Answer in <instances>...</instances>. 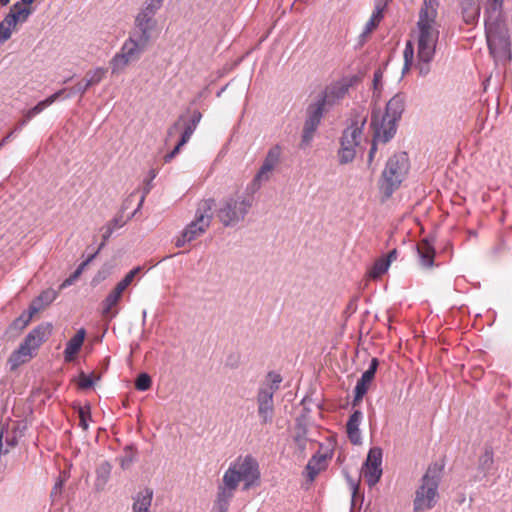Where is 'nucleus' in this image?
Returning <instances> with one entry per match:
<instances>
[{
	"label": "nucleus",
	"instance_id": "1",
	"mask_svg": "<svg viewBox=\"0 0 512 512\" xmlns=\"http://www.w3.org/2000/svg\"><path fill=\"white\" fill-rule=\"evenodd\" d=\"M439 0H423L419 10L418 21L413 32L416 43L415 67L420 76L430 72V63L434 59L440 35L438 22Z\"/></svg>",
	"mask_w": 512,
	"mask_h": 512
},
{
	"label": "nucleus",
	"instance_id": "2",
	"mask_svg": "<svg viewBox=\"0 0 512 512\" xmlns=\"http://www.w3.org/2000/svg\"><path fill=\"white\" fill-rule=\"evenodd\" d=\"M504 0H493L485 13V32L491 55L496 61L511 59L508 29L502 19Z\"/></svg>",
	"mask_w": 512,
	"mask_h": 512
},
{
	"label": "nucleus",
	"instance_id": "3",
	"mask_svg": "<svg viewBox=\"0 0 512 512\" xmlns=\"http://www.w3.org/2000/svg\"><path fill=\"white\" fill-rule=\"evenodd\" d=\"M405 108V96L401 93L394 95L386 104L385 112L373 111L371 126L375 130V138L388 142L396 133L397 122Z\"/></svg>",
	"mask_w": 512,
	"mask_h": 512
},
{
	"label": "nucleus",
	"instance_id": "4",
	"mask_svg": "<svg viewBox=\"0 0 512 512\" xmlns=\"http://www.w3.org/2000/svg\"><path fill=\"white\" fill-rule=\"evenodd\" d=\"M440 481L441 468L437 464L430 465L414 492L413 512H427L436 507L440 500Z\"/></svg>",
	"mask_w": 512,
	"mask_h": 512
},
{
	"label": "nucleus",
	"instance_id": "5",
	"mask_svg": "<svg viewBox=\"0 0 512 512\" xmlns=\"http://www.w3.org/2000/svg\"><path fill=\"white\" fill-rule=\"evenodd\" d=\"M223 477L237 487L243 482L242 489L248 491L260 483L259 463L252 455H240L229 464Z\"/></svg>",
	"mask_w": 512,
	"mask_h": 512
},
{
	"label": "nucleus",
	"instance_id": "6",
	"mask_svg": "<svg viewBox=\"0 0 512 512\" xmlns=\"http://www.w3.org/2000/svg\"><path fill=\"white\" fill-rule=\"evenodd\" d=\"M252 205V197L236 193L224 197L219 202L216 215L223 226L234 227L245 220Z\"/></svg>",
	"mask_w": 512,
	"mask_h": 512
},
{
	"label": "nucleus",
	"instance_id": "7",
	"mask_svg": "<svg viewBox=\"0 0 512 512\" xmlns=\"http://www.w3.org/2000/svg\"><path fill=\"white\" fill-rule=\"evenodd\" d=\"M409 167V159L404 152L394 154L388 159L379 182L380 190L386 199L400 187L408 174Z\"/></svg>",
	"mask_w": 512,
	"mask_h": 512
},
{
	"label": "nucleus",
	"instance_id": "8",
	"mask_svg": "<svg viewBox=\"0 0 512 512\" xmlns=\"http://www.w3.org/2000/svg\"><path fill=\"white\" fill-rule=\"evenodd\" d=\"M52 324L42 323L32 329L25 337L24 341L19 345L10 358L9 363L12 369L19 367L34 356V352L41 346L43 342L51 335Z\"/></svg>",
	"mask_w": 512,
	"mask_h": 512
},
{
	"label": "nucleus",
	"instance_id": "9",
	"mask_svg": "<svg viewBox=\"0 0 512 512\" xmlns=\"http://www.w3.org/2000/svg\"><path fill=\"white\" fill-rule=\"evenodd\" d=\"M52 324L42 323L32 329L25 337L24 341L19 345L10 358L9 363L12 369L19 367L34 356V352L41 346L43 342L51 335Z\"/></svg>",
	"mask_w": 512,
	"mask_h": 512
},
{
	"label": "nucleus",
	"instance_id": "10",
	"mask_svg": "<svg viewBox=\"0 0 512 512\" xmlns=\"http://www.w3.org/2000/svg\"><path fill=\"white\" fill-rule=\"evenodd\" d=\"M214 207L215 201L213 199H205L198 204L195 219L176 238V247H183L206 232L212 221V210Z\"/></svg>",
	"mask_w": 512,
	"mask_h": 512
},
{
	"label": "nucleus",
	"instance_id": "11",
	"mask_svg": "<svg viewBox=\"0 0 512 512\" xmlns=\"http://www.w3.org/2000/svg\"><path fill=\"white\" fill-rule=\"evenodd\" d=\"M269 383L262 385L257 393V412L261 424H271L274 416V401L273 397L280 387L282 377L280 374L270 372L267 375Z\"/></svg>",
	"mask_w": 512,
	"mask_h": 512
},
{
	"label": "nucleus",
	"instance_id": "12",
	"mask_svg": "<svg viewBox=\"0 0 512 512\" xmlns=\"http://www.w3.org/2000/svg\"><path fill=\"white\" fill-rule=\"evenodd\" d=\"M365 123L366 117L364 116L357 115L350 119V124L343 131L341 137V149L338 153L339 162L341 164H347L355 158V149L360 144Z\"/></svg>",
	"mask_w": 512,
	"mask_h": 512
},
{
	"label": "nucleus",
	"instance_id": "13",
	"mask_svg": "<svg viewBox=\"0 0 512 512\" xmlns=\"http://www.w3.org/2000/svg\"><path fill=\"white\" fill-rule=\"evenodd\" d=\"M327 107L328 105L319 96L308 106L307 118L302 132L301 148H306L310 145Z\"/></svg>",
	"mask_w": 512,
	"mask_h": 512
},
{
	"label": "nucleus",
	"instance_id": "14",
	"mask_svg": "<svg viewBox=\"0 0 512 512\" xmlns=\"http://www.w3.org/2000/svg\"><path fill=\"white\" fill-rule=\"evenodd\" d=\"M144 52L137 44L132 40L126 39L120 48L110 61V67L112 74H118L124 71V69L132 62H136L140 59Z\"/></svg>",
	"mask_w": 512,
	"mask_h": 512
},
{
	"label": "nucleus",
	"instance_id": "15",
	"mask_svg": "<svg viewBox=\"0 0 512 512\" xmlns=\"http://www.w3.org/2000/svg\"><path fill=\"white\" fill-rule=\"evenodd\" d=\"M352 84V78L343 77L326 86L321 94H319V97L328 105V108H330L339 103L346 96Z\"/></svg>",
	"mask_w": 512,
	"mask_h": 512
},
{
	"label": "nucleus",
	"instance_id": "16",
	"mask_svg": "<svg viewBox=\"0 0 512 512\" xmlns=\"http://www.w3.org/2000/svg\"><path fill=\"white\" fill-rule=\"evenodd\" d=\"M237 488L233 483L222 477V482L217 487L212 512H228Z\"/></svg>",
	"mask_w": 512,
	"mask_h": 512
},
{
	"label": "nucleus",
	"instance_id": "17",
	"mask_svg": "<svg viewBox=\"0 0 512 512\" xmlns=\"http://www.w3.org/2000/svg\"><path fill=\"white\" fill-rule=\"evenodd\" d=\"M280 156L281 148L279 146L269 149L263 164L253 179L255 185L259 187L263 182H267L270 179L272 171L280 161Z\"/></svg>",
	"mask_w": 512,
	"mask_h": 512
},
{
	"label": "nucleus",
	"instance_id": "18",
	"mask_svg": "<svg viewBox=\"0 0 512 512\" xmlns=\"http://www.w3.org/2000/svg\"><path fill=\"white\" fill-rule=\"evenodd\" d=\"M202 118V114L198 110H194L190 117H188L185 114H181L177 120L168 128L167 130V136H166V142H169L172 140L176 135H180V138L182 137V134L184 133L186 126L192 123L193 120L197 119V122L195 123V129L197 128L198 124L200 123Z\"/></svg>",
	"mask_w": 512,
	"mask_h": 512
},
{
	"label": "nucleus",
	"instance_id": "19",
	"mask_svg": "<svg viewBox=\"0 0 512 512\" xmlns=\"http://www.w3.org/2000/svg\"><path fill=\"white\" fill-rule=\"evenodd\" d=\"M378 367L377 358H372L368 369L362 374L361 378L357 381L354 392L355 397L353 400V404L355 405L357 402L361 401L364 395L367 393L370 383L372 382L376 370Z\"/></svg>",
	"mask_w": 512,
	"mask_h": 512
},
{
	"label": "nucleus",
	"instance_id": "20",
	"mask_svg": "<svg viewBox=\"0 0 512 512\" xmlns=\"http://www.w3.org/2000/svg\"><path fill=\"white\" fill-rule=\"evenodd\" d=\"M164 0H146L142 9L136 16L135 22L151 27H156L157 22L154 19L156 12L162 7Z\"/></svg>",
	"mask_w": 512,
	"mask_h": 512
},
{
	"label": "nucleus",
	"instance_id": "21",
	"mask_svg": "<svg viewBox=\"0 0 512 512\" xmlns=\"http://www.w3.org/2000/svg\"><path fill=\"white\" fill-rule=\"evenodd\" d=\"M154 29V27L148 25L142 26L140 23L135 22V28L127 39L132 40L135 44H137V46L145 51L151 42L152 31Z\"/></svg>",
	"mask_w": 512,
	"mask_h": 512
},
{
	"label": "nucleus",
	"instance_id": "22",
	"mask_svg": "<svg viewBox=\"0 0 512 512\" xmlns=\"http://www.w3.org/2000/svg\"><path fill=\"white\" fill-rule=\"evenodd\" d=\"M363 420V413L360 410H355L349 417L346 424L347 437L354 445L362 443V436L360 431V424Z\"/></svg>",
	"mask_w": 512,
	"mask_h": 512
},
{
	"label": "nucleus",
	"instance_id": "23",
	"mask_svg": "<svg viewBox=\"0 0 512 512\" xmlns=\"http://www.w3.org/2000/svg\"><path fill=\"white\" fill-rule=\"evenodd\" d=\"M31 13L32 9L30 7L16 2L10 7L9 13L5 16L6 23L15 28L18 23L26 22Z\"/></svg>",
	"mask_w": 512,
	"mask_h": 512
},
{
	"label": "nucleus",
	"instance_id": "24",
	"mask_svg": "<svg viewBox=\"0 0 512 512\" xmlns=\"http://www.w3.org/2000/svg\"><path fill=\"white\" fill-rule=\"evenodd\" d=\"M86 336V331L84 328H80L77 333L67 342L65 350H64V360L66 362H71L74 360L76 354L81 349L84 339Z\"/></svg>",
	"mask_w": 512,
	"mask_h": 512
},
{
	"label": "nucleus",
	"instance_id": "25",
	"mask_svg": "<svg viewBox=\"0 0 512 512\" xmlns=\"http://www.w3.org/2000/svg\"><path fill=\"white\" fill-rule=\"evenodd\" d=\"M463 20L466 24L475 23L480 16L479 0H460Z\"/></svg>",
	"mask_w": 512,
	"mask_h": 512
},
{
	"label": "nucleus",
	"instance_id": "26",
	"mask_svg": "<svg viewBox=\"0 0 512 512\" xmlns=\"http://www.w3.org/2000/svg\"><path fill=\"white\" fill-rule=\"evenodd\" d=\"M65 91V88L60 89L46 99L39 101L34 107L24 111L23 113L26 115V118L32 120L35 116L42 113L47 107L61 98Z\"/></svg>",
	"mask_w": 512,
	"mask_h": 512
},
{
	"label": "nucleus",
	"instance_id": "27",
	"mask_svg": "<svg viewBox=\"0 0 512 512\" xmlns=\"http://www.w3.org/2000/svg\"><path fill=\"white\" fill-rule=\"evenodd\" d=\"M153 499V491L146 488L137 493L133 499L132 512H151L150 507Z\"/></svg>",
	"mask_w": 512,
	"mask_h": 512
},
{
	"label": "nucleus",
	"instance_id": "28",
	"mask_svg": "<svg viewBox=\"0 0 512 512\" xmlns=\"http://www.w3.org/2000/svg\"><path fill=\"white\" fill-rule=\"evenodd\" d=\"M122 297V293L118 292L117 290L113 289L103 300L102 302V316L107 319L114 318L118 311L114 310V308L119 303L120 299Z\"/></svg>",
	"mask_w": 512,
	"mask_h": 512
},
{
	"label": "nucleus",
	"instance_id": "29",
	"mask_svg": "<svg viewBox=\"0 0 512 512\" xmlns=\"http://www.w3.org/2000/svg\"><path fill=\"white\" fill-rule=\"evenodd\" d=\"M422 266L430 268L434 264L435 249L428 239H423L417 246Z\"/></svg>",
	"mask_w": 512,
	"mask_h": 512
},
{
	"label": "nucleus",
	"instance_id": "30",
	"mask_svg": "<svg viewBox=\"0 0 512 512\" xmlns=\"http://www.w3.org/2000/svg\"><path fill=\"white\" fill-rule=\"evenodd\" d=\"M58 296V292L52 288H48L41 292V294L32 301L30 307L32 313H37L49 304H51Z\"/></svg>",
	"mask_w": 512,
	"mask_h": 512
},
{
	"label": "nucleus",
	"instance_id": "31",
	"mask_svg": "<svg viewBox=\"0 0 512 512\" xmlns=\"http://www.w3.org/2000/svg\"><path fill=\"white\" fill-rule=\"evenodd\" d=\"M112 466L108 462H102L96 469L95 488L102 491L109 481Z\"/></svg>",
	"mask_w": 512,
	"mask_h": 512
},
{
	"label": "nucleus",
	"instance_id": "32",
	"mask_svg": "<svg viewBox=\"0 0 512 512\" xmlns=\"http://www.w3.org/2000/svg\"><path fill=\"white\" fill-rule=\"evenodd\" d=\"M325 458L323 456H313L306 466L307 477L313 481L315 477L324 469Z\"/></svg>",
	"mask_w": 512,
	"mask_h": 512
},
{
	"label": "nucleus",
	"instance_id": "33",
	"mask_svg": "<svg viewBox=\"0 0 512 512\" xmlns=\"http://www.w3.org/2000/svg\"><path fill=\"white\" fill-rule=\"evenodd\" d=\"M362 474L367 484L372 487L377 484L382 476L381 467L366 466L362 468Z\"/></svg>",
	"mask_w": 512,
	"mask_h": 512
},
{
	"label": "nucleus",
	"instance_id": "34",
	"mask_svg": "<svg viewBox=\"0 0 512 512\" xmlns=\"http://www.w3.org/2000/svg\"><path fill=\"white\" fill-rule=\"evenodd\" d=\"M494 457L493 452L490 449H486L484 453L479 457L478 470L483 473L484 476L490 473L493 468Z\"/></svg>",
	"mask_w": 512,
	"mask_h": 512
},
{
	"label": "nucleus",
	"instance_id": "35",
	"mask_svg": "<svg viewBox=\"0 0 512 512\" xmlns=\"http://www.w3.org/2000/svg\"><path fill=\"white\" fill-rule=\"evenodd\" d=\"M390 1L391 0H374V9L369 20L378 26L384 17V11Z\"/></svg>",
	"mask_w": 512,
	"mask_h": 512
},
{
	"label": "nucleus",
	"instance_id": "36",
	"mask_svg": "<svg viewBox=\"0 0 512 512\" xmlns=\"http://www.w3.org/2000/svg\"><path fill=\"white\" fill-rule=\"evenodd\" d=\"M390 1L391 0H374V9L369 20L378 26L384 17V11Z\"/></svg>",
	"mask_w": 512,
	"mask_h": 512
},
{
	"label": "nucleus",
	"instance_id": "37",
	"mask_svg": "<svg viewBox=\"0 0 512 512\" xmlns=\"http://www.w3.org/2000/svg\"><path fill=\"white\" fill-rule=\"evenodd\" d=\"M196 120H193L192 123L186 126V129L184 133L182 134V137L179 139L177 144L175 145L174 149L171 151L175 156L180 152L181 148L190 140L191 136L195 132V123Z\"/></svg>",
	"mask_w": 512,
	"mask_h": 512
},
{
	"label": "nucleus",
	"instance_id": "38",
	"mask_svg": "<svg viewBox=\"0 0 512 512\" xmlns=\"http://www.w3.org/2000/svg\"><path fill=\"white\" fill-rule=\"evenodd\" d=\"M106 69L102 67H97L89 72H87L85 81L89 87L93 85L99 84L105 77Z\"/></svg>",
	"mask_w": 512,
	"mask_h": 512
},
{
	"label": "nucleus",
	"instance_id": "39",
	"mask_svg": "<svg viewBox=\"0 0 512 512\" xmlns=\"http://www.w3.org/2000/svg\"><path fill=\"white\" fill-rule=\"evenodd\" d=\"M382 463V450L378 447H373L369 450L367 459L365 461L366 466L381 467Z\"/></svg>",
	"mask_w": 512,
	"mask_h": 512
},
{
	"label": "nucleus",
	"instance_id": "40",
	"mask_svg": "<svg viewBox=\"0 0 512 512\" xmlns=\"http://www.w3.org/2000/svg\"><path fill=\"white\" fill-rule=\"evenodd\" d=\"M141 271V267H135L131 271H129L125 277L117 283L115 286V290H117L120 293H123L124 290L132 283L135 276Z\"/></svg>",
	"mask_w": 512,
	"mask_h": 512
},
{
	"label": "nucleus",
	"instance_id": "41",
	"mask_svg": "<svg viewBox=\"0 0 512 512\" xmlns=\"http://www.w3.org/2000/svg\"><path fill=\"white\" fill-rule=\"evenodd\" d=\"M389 266V260H385L384 258L376 260L370 271V276L373 278L380 277L388 270Z\"/></svg>",
	"mask_w": 512,
	"mask_h": 512
},
{
	"label": "nucleus",
	"instance_id": "42",
	"mask_svg": "<svg viewBox=\"0 0 512 512\" xmlns=\"http://www.w3.org/2000/svg\"><path fill=\"white\" fill-rule=\"evenodd\" d=\"M158 172L156 169H150L147 178L144 180L145 187L143 188V194L139 201L138 208H140L145 200V197L149 194L152 189V181L156 178Z\"/></svg>",
	"mask_w": 512,
	"mask_h": 512
},
{
	"label": "nucleus",
	"instance_id": "43",
	"mask_svg": "<svg viewBox=\"0 0 512 512\" xmlns=\"http://www.w3.org/2000/svg\"><path fill=\"white\" fill-rule=\"evenodd\" d=\"M34 314L35 313H32V308L29 307L28 312L22 313L18 318H16L13 321L12 327L19 329V330H23L29 324V322L31 321L32 316Z\"/></svg>",
	"mask_w": 512,
	"mask_h": 512
},
{
	"label": "nucleus",
	"instance_id": "44",
	"mask_svg": "<svg viewBox=\"0 0 512 512\" xmlns=\"http://www.w3.org/2000/svg\"><path fill=\"white\" fill-rule=\"evenodd\" d=\"M403 56H404L403 72H405L406 70L410 69V67L413 65V61H414V48L410 41H408L406 44Z\"/></svg>",
	"mask_w": 512,
	"mask_h": 512
},
{
	"label": "nucleus",
	"instance_id": "45",
	"mask_svg": "<svg viewBox=\"0 0 512 512\" xmlns=\"http://www.w3.org/2000/svg\"><path fill=\"white\" fill-rule=\"evenodd\" d=\"M151 384V377L147 373H141L135 381V388L139 391H146L151 387Z\"/></svg>",
	"mask_w": 512,
	"mask_h": 512
},
{
	"label": "nucleus",
	"instance_id": "46",
	"mask_svg": "<svg viewBox=\"0 0 512 512\" xmlns=\"http://www.w3.org/2000/svg\"><path fill=\"white\" fill-rule=\"evenodd\" d=\"M94 258V255H92L90 258H88L85 262H83L77 269L76 271L73 273V275H71L69 278H67L66 280H64V282L61 284V288H64V287H67L69 285H71L73 283V281L75 279H77L79 277V275L81 274L83 268Z\"/></svg>",
	"mask_w": 512,
	"mask_h": 512
},
{
	"label": "nucleus",
	"instance_id": "47",
	"mask_svg": "<svg viewBox=\"0 0 512 512\" xmlns=\"http://www.w3.org/2000/svg\"><path fill=\"white\" fill-rule=\"evenodd\" d=\"M14 28L12 26L7 25L6 19L0 23V45L7 41L12 34V30Z\"/></svg>",
	"mask_w": 512,
	"mask_h": 512
},
{
	"label": "nucleus",
	"instance_id": "48",
	"mask_svg": "<svg viewBox=\"0 0 512 512\" xmlns=\"http://www.w3.org/2000/svg\"><path fill=\"white\" fill-rule=\"evenodd\" d=\"M93 384H94V380H93L92 375H87L83 372L79 375V379H78L79 388L88 389V388H91L93 386Z\"/></svg>",
	"mask_w": 512,
	"mask_h": 512
},
{
	"label": "nucleus",
	"instance_id": "49",
	"mask_svg": "<svg viewBox=\"0 0 512 512\" xmlns=\"http://www.w3.org/2000/svg\"><path fill=\"white\" fill-rule=\"evenodd\" d=\"M378 26L373 23L372 21L368 20L367 23L364 26L363 32L359 36V42L360 44H363L367 37L372 33L374 29H376Z\"/></svg>",
	"mask_w": 512,
	"mask_h": 512
},
{
	"label": "nucleus",
	"instance_id": "50",
	"mask_svg": "<svg viewBox=\"0 0 512 512\" xmlns=\"http://www.w3.org/2000/svg\"><path fill=\"white\" fill-rule=\"evenodd\" d=\"M88 88H89V86L86 83V81L82 80V81L78 82L73 88L70 89V93L66 96V98H68L74 94H77V93L83 95L88 90Z\"/></svg>",
	"mask_w": 512,
	"mask_h": 512
},
{
	"label": "nucleus",
	"instance_id": "51",
	"mask_svg": "<svg viewBox=\"0 0 512 512\" xmlns=\"http://www.w3.org/2000/svg\"><path fill=\"white\" fill-rule=\"evenodd\" d=\"M78 413L80 418V426L86 430L88 428L87 418L90 417V408L88 406L80 407Z\"/></svg>",
	"mask_w": 512,
	"mask_h": 512
},
{
	"label": "nucleus",
	"instance_id": "52",
	"mask_svg": "<svg viewBox=\"0 0 512 512\" xmlns=\"http://www.w3.org/2000/svg\"><path fill=\"white\" fill-rule=\"evenodd\" d=\"M384 71L382 68H378L373 74V88L374 90H380L382 87Z\"/></svg>",
	"mask_w": 512,
	"mask_h": 512
},
{
	"label": "nucleus",
	"instance_id": "53",
	"mask_svg": "<svg viewBox=\"0 0 512 512\" xmlns=\"http://www.w3.org/2000/svg\"><path fill=\"white\" fill-rule=\"evenodd\" d=\"M108 224H111L113 227V230L117 228H121L126 224V221L123 219V216H116L114 217Z\"/></svg>",
	"mask_w": 512,
	"mask_h": 512
},
{
	"label": "nucleus",
	"instance_id": "54",
	"mask_svg": "<svg viewBox=\"0 0 512 512\" xmlns=\"http://www.w3.org/2000/svg\"><path fill=\"white\" fill-rule=\"evenodd\" d=\"M113 227L111 224H107L105 227H104V233L102 235L103 237V242L101 244V246L104 245L105 241H107L109 239V237L112 235L113 233Z\"/></svg>",
	"mask_w": 512,
	"mask_h": 512
},
{
	"label": "nucleus",
	"instance_id": "55",
	"mask_svg": "<svg viewBox=\"0 0 512 512\" xmlns=\"http://www.w3.org/2000/svg\"><path fill=\"white\" fill-rule=\"evenodd\" d=\"M377 141H381V142H383L382 140L376 139V138L374 137V141H373V143H372V146H371V148H370L369 155H368V160H369V162H371V161L373 160L374 155H375V153H376V150H377V144H376V142H377Z\"/></svg>",
	"mask_w": 512,
	"mask_h": 512
},
{
	"label": "nucleus",
	"instance_id": "56",
	"mask_svg": "<svg viewBox=\"0 0 512 512\" xmlns=\"http://www.w3.org/2000/svg\"><path fill=\"white\" fill-rule=\"evenodd\" d=\"M29 121L30 119H27L26 115L23 113V118L18 122L17 126L13 130L14 133L20 131Z\"/></svg>",
	"mask_w": 512,
	"mask_h": 512
},
{
	"label": "nucleus",
	"instance_id": "57",
	"mask_svg": "<svg viewBox=\"0 0 512 512\" xmlns=\"http://www.w3.org/2000/svg\"><path fill=\"white\" fill-rule=\"evenodd\" d=\"M13 135L14 131H11L0 141V149L11 140Z\"/></svg>",
	"mask_w": 512,
	"mask_h": 512
},
{
	"label": "nucleus",
	"instance_id": "58",
	"mask_svg": "<svg viewBox=\"0 0 512 512\" xmlns=\"http://www.w3.org/2000/svg\"><path fill=\"white\" fill-rule=\"evenodd\" d=\"M132 462H133V459L131 457L123 458V459H121V467L123 469L128 468Z\"/></svg>",
	"mask_w": 512,
	"mask_h": 512
},
{
	"label": "nucleus",
	"instance_id": "59",
	"mask_svg": "<svg viewBox=\"0 0 512 512\" xmlns=\"http://www.w3.org/2000/svg\"><path fill=\"white\" fill-rule=\"evenodd\" d=\"M396 258H397V251H396V249H394V250L390 251V252L388 253L387 257H386V258H384V259H385V260H389V264H390V263H391L393 260H395Z\"/></svg>",
	"mask_w": 512,
	"mask_h": 512
},
{
	"label": "nucleus",
	"instance_id": "60",
	"mask_svg": "<svg viewBox=\"0 0 512 512\" xmlns=\"http://www.w3.org/2000/svg\"><path fill=\"white\" fill-rule=\"evenodd\" d=\"M61 488H62V482L61 481L56 482L51 494L54 495V494L60 492Z\"/></svg>",
	"mask_w": 512,
	"mask_h": 512
},
{
	"label": "nucleus",
	"instance_id": "61",
	"mask_svg": "<svg viewBox=\"0 0 512 512\" xmlns=\"http://www.w3.org/2000/svg\"><path fill=\"white\" fill-rule=\"evenodd\" d=\"M61 488H62V482L61 481L56 482L51 494L54 495V494L60 492Z\"/></svg>",
	"mask_w": 512,
	"mask_h": 512
},
{
	"label": "nucleus",
	"instance_id": "62",
	"mask_svg": "<svg viewBox=\"0 0 512 512\" xmlns=\"http://www.w3.org/2000/svg\"><path fill=\"white\" fill-rule=\"evenodd\" d=\"M175 157V155L172 153V152H169L167 153L165 156H164V161L166 163L170 162L173 158Z\"/></svg>",
	"mask_w": 512,
	"mask_h": 512
},
{
	"label": "nucleus",
	"instance_id": "63",
	"mask_svg": "<svg viewBox=\"0 0 512 512\" xmlns=\"http://www.w3.org/2000/svg\"><path fill=\"white\" fill-rule=\"evenodd\" d=\"M175 157V155L172 153V152H169L167 153L165 156H164V161L166 163L170 162L173 158Z\"/></svg>",
	"mask_w": 512,
	"mask_h": 512
},
{
	"label": "nucleus",
	"instance_id": "64",
	"mask_svg": "<svg viewBox=\"0 0 512 512\" xmlns=\"http://www.w3.org/2000/svg\"><path fill=\"white\" fill-rule=\"evenodd\" d=\"M6 444L10 447H13L16 444L15 438L12 439H6Z\"/></svg>",
	"mask_w": 512,
	"mask_h": 512
}]
</instances>
